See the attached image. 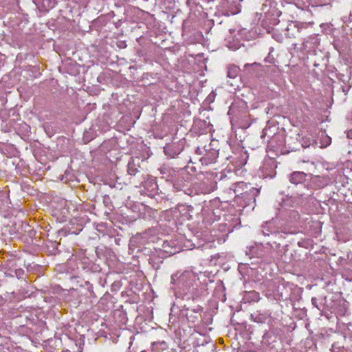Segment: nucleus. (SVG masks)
Returning <instances> with one entry per match:
<instances>
[{
    "mask_svg": "<svg viewBox=\"0 0 352 352\" xmlns=\"http://www.w3.org/2000/svg\"><path fill=\"white\" fill-rule=\"evenodd\" d=\"M101 270L100 266L93 263L88 257L78 256L77 276L85 280V285L87 286V290L90 293V296H94L91 282L94 281L96 274L100 272Z\"/></svg>",
    "mask_w": 352,
    "mask_h": 352,
    "instance_id": "obj_1",
    "label": "nucleus"
},
{
    "mask_svg": "<svg viewBox=\"0 0 352 352\" xmlns=\"http://www.w3.org/2000/svg\"><path fill=\"white\" fill-rule=\"evenodd\" d=\"M197 280V274L192 270H186L179 277L172 276L171 283L177 285L184 292L193 293L197 290L194 287Z\"/></svg>",
    "mask_w": 352,
    "mask_h": 352,
    "instance_id": "obj_2",
    "label": "nucleus"
},
{
    "mask_svg": "<svg viewBox=\"0 0 352 352\" xmlns=\"http://www.w3.org/2000/svg\"><path fill=\"white\" fill-rule=\"evenodd\" d=\"M216 144H217V141L211 140L208 145L205 144L203 146L204 151H201L199 150V155H204V156L199 159L202 165H208L216 162L219 155V150L214 148Z\"/></svg>",
    "mask_w": 352,
    "mask_h": 352,
    "instance_id": "obj_3",
    "label": "nucleus"
},
{
    "mask_svg": "<svg viewBox=\"0 0 352 352\" xmlns=\"http://www.w3.org/2000/svg\"><path fill=\"white\" fill-rule=\"evenodd\" d=\"M214 173L212 172L203 171L199 172V192L203 194L210 193L214 191L217 186V183L214 180Z\"/></svg>",
    "mask_w": 352,
    "mask_h": 352,
    "instance_id": "obj_4",
    "label": "nucleus"
},
{
    "mask_svg": "<svg viewBox=\"0 0 352 352\" xmlns=\"http://www.w3.org/2000/svg\"><path fill=\"white\" fill-rule=\"evenodd\" d=\"M162 248L158 252V256L160 258L174 255L182 250V246L175 239L164 240Z\"/></svg>",
    "mask_w": 352,
    "mask_h": 352,
    "instance_id": "obj_5",
    "label": "nucleus"
},
{
    "mask_svg": "<svg viewBox=\"0 0 352 352\" xmlns=\"http://www.w3.org/2000/svg\"><path fill=\"white\" fill-rule=\"evenodd\" d=\"M307 28V25L305 23L291 21L285 28V36L289 38L298 37Z\"/></svg>",
    "mask_w": 352,
    "mask_h": 352,
    "instance_id": "obj_6",
    "label": "nucleus"
},
{
    "mask_svg": "<svg viewBox=\"0 0 352 352\" xmlns=\"http://www.w3.org/2000/svg\"><path fill=\"white\" fill-rule=\"evenodd\" d=\"M210 204V201H204V206L201 208V216L203 217V223L210 225L214 221V215L213 208Z\"/></svg>",
    "mask_w": 352,
    "mask_h": 352,
    "instance_id": "obj_7",
    "label": "nucleus"
},
{
    "mask_svg": "<svg viewBox=\"0 0 352 352\" xmlns=\"http://www.w3.org/2000/svg\"><path fill=\"white\" fill-rule=\"evenodd\" d=\"M332 307L331 312H336L340 316H344L347 312V305L346 302L342 299L336 300L334 298L331 299Z\"/></svg>",
    "mask_w": 352,
    "mask_h": 352,
    "instance_id": "obj_8",
    "label": "nucleus"
},
{
    "mask_svg": "<svg viewBox=\"0 0 352 352\" xmlns=\"http://www.w3.org/2000/svg\"><path fill=\"white\" fill-rule=\"evenodd\" d=\"M140 157H131L128 162L127 172L131 176H135L141 173L142 169L140 167V162H142Z\"/></svg>",
    "mask_w": 352,
    "mask_h": 352,
    "instance_id": "obj_9",
    "label": "nucleus"
},
{
    "mask_svg": "<svg viewBox=\"0 0 352 352\" xmlns=\"http://www.w3.org/2000/svg\"><path fill=\"white\" fill-rule=\"evenodd\" d=\"M261 232L264 236H272L276 239L277 237H283L281 232L278 230L274 226H273L271 222H265V224L262 225Z\"/></svg>",
    "mask_w": 352,
    "mask_h": 352,
    "instance_id": "obj_10",
    "label": "nucleus"
},
{
    "mask_svg": "<svg viewBox=\"0 0 352 352\" xmlns=\"http://www.w3.org/2000/svg\"><path fill=\"white\" fill-rule=\"evenodd\" d=\"M312 305L320 311L329 310L332 307L331 302H329L327 296L320 298L313 297L311 298Z\"/></svg>",
    "mask_w": 352,
    "mask_h": 352,
    "instance_id": "obj_11",
    "label": "nucleus"
},
{
    "mask_svg": "<svg viewBox=\"0 0 352 352\" xmlns=\"http://www.w3.org/2000/svg\"><path fill=\"white\" fill-rule=\"evenodd\" d=\"M199 335L204 337L203 342L199 344V352H214L215 344L211 341L209 337L205 336V332L201 331L199 329Z\"/></svg>",
    "mask_w": 352,
    "mask_h": 352,
    "instance_id": "obj_12",
    "label": "nucleus"
},
{
    "mask_svg": "<svg viewBox=\"0 0 352 352\" xmlns=\"http://www.w3.org/2000/svg\"><path fill=\"white\" fill-rule=\"evenodd\" d=\"M214 310L212 309H206V311L201 315L202 318V322L206 329V331H201L202 332H206L207 331H211L212 327H208L212 324L213 320Z\"/></svg>",
    "mask_w": 352,
    "mask_h": 352,
    "instance_id": "obj_13",
    "label": "nucleus"
},
{
    "mask_svg": "<svg viewBox=\"0 0 352 352\" xmlns=\"http://www.w3.org/2000/svg\"><path fill=\"white\" fill-rule=\"evenodd\" d=\"M307 175L302 171H294L289 175V182L295 185L303 184L306 181Z\"/></svg>",
    "mask_w": 352,
    "mask_h": 352,
    "instance_id": "obj_14",
    "label": "nucleus"
},
{
    "mask_svg": "<svg viewBox=\"0 0 352 352\" xmlns=\"http://www.w3.org/2000/svg\"><path fill=\"white\" fill-rule=\"evenodd\" d=\"M281 14V11L271 6L270 10L267 12V17L270 20V24L273 25L278 24L280 22L278 17Z\"/></svg>",
    "mask_w": 352,
    "mask_h": 352,
    "instance_id": "obj_15",
    "label": "nucleus"
},
{
    "mask_svg": "<svg viewBox=\"0 0 352 352\" xmlns=\"http://www.w3.org/2000/svg\"><path fill=\"white\" fill-rule=\"evenodd\" d=\"M199 282L201 283V285H199V292L203 291L204 292L208 294L207 292V290L208 289L207 287L208 284V283H213V280H210L209 278H208L206 275V273L202 274L201 272H199Z\"/></svg>",
    "mask_w": 352,
    "mask_h": 352,
    "instance_id": "obj_16",
    "label": "nucleus"
},
{
    "mask_svg": "<svg viewBox=\"0 0 352 352\" xmlns=\"http://www.w3.org/2000/svg\"><path fill=\"white\" fill-rule=\"evenodd\" d=\"M199 135L201 134H207L208 133H210L212 131V125L210 122L206 120H201L199 119Z\"/></svg>",
    "mask_w": 352,
    "mask_h": 352,
    "instance_id": "obj_17",
    "label": "nucleus"
},
{
    "mask_svg": "<svg viewBox=\"0 0 352 352\" xmlns=\"http://www.w3.org/2000/svg\"><path fill=\"white\" fill-rule=\"evenodd\" d=\"M197 312L195 310H191L190 311L187 312L186 318L189 323V326L192 328H195V331H196V328L198 327L197 322Z\"/></svg>",
    "mask_w": 352,
    "mask_h": 352,
    "instance_id": "obj_18",
    "label": "nucleus"
},
{
    "mask_svg": "<svg viewBox=\"0 0 352 352\" xmlns=\"http://www.w3.org/2000/svg\"><path fill=\"white\" fill-rule=\"evenodd\" d=\"M186 172L189 175L188 179H192V178H197V168L195 166V163L190 160L188 164L185 167Z\"/></svg>",
    "mask_w": 352,
    "mask_h": 352,
    "instance_id": "obj_19",
    "label": "nucleus"
},
{
    "mask_svg": "<svg viewBox=\"0 0 352 352\" xmlns=\"http://www.w3.org/2000/svg\"><path fill=\"white\" fill-rule=\"evenodd\" d=\"M239 70V68L236 65H229L227 67V77L232 80L235 79L238 76Z\"/></svg>",
    "mask_w": 352,
    "mask_h": 352,
    "instance_id": "obj_20",
    "label": "nucleus"
},
{
    "mask_svg": "<svg viewBox=\"0 0 352 352\" xmlns=\"http://www.w3.org/2000/svg\"><path fill=\"white\" fill-rule=\"evenodd\" d=\"M284 290L287 292V288L283 285L278 286L277 289H276L277 294H276L277 296V297H276V300H285L288 298V295L283 292Z\"/></svg>",
    "mask_w": 352,
    "mask_h": 352,
    "instance_id": "obj_21",
    "label": "nucleus"
},
{
    "mask_svg": "<svg viewBox=\"0 0 352 352\" xmlns=\"http://www.w3.org/2000/svg\"><path fill=\"white\" fill-rule=\"evenodd\" d=\"M251 318L254 322L257 323H264L267 319V317L265 314L259 312L252 314Z\"/></svg>",
    "mask_w": 352,
    "mask_h": 352,
    "instance_id": "obj_22",
    "label": "nucleus"
},
{
    "mask_svg": "<svg viewBox=\"0 0 352 352\" xmlns=\"http://www.w3.org/2000/svg\"><path fill=\"white\" fill-rule=\"evenodd\" d=\"M175 146H167L164 147V153L166 155L170 156L171 157H175V156L177 155L180 153V150L178 148L177 150H175Z\"/></svg>",
    "mask_w": 352,
    "mask_h": 352,
    "instance_id": "obj_23",
    "label": "nucleus"
},
{
    "mask_svg": "<svg viewBox=\"0 0 352 352\" xmlns=\"http://www.w3.org/2000/svg\"><path fill=\"white\" fill-rule=\"evenodd\" d=\"M16 267V263L14 259H8L3 265V268L7 271H13Z\"/></svg>",
    "mask_w": 352,
    "mask_h": 352,
    "instance_id": "obj_24",
    "label": "nucleus"
},
{
    "mask_svg": "<svg viewBox=\"0 0 352 352\" xmlns=\"http://www.w3.org/2000/svg\"><path fill=\"white\" fill-rule=\"evenodd\" d=\"M312 182L315 184L316 187L318 188H322L327 185L326 182L323 181L322 178L318 175L312 177Z\"/></svg>",
    "mask_w": 352,
    "mask_h": 352,
    "instance_id": "obj_25",
    "label": "nucleus"
},
{
    "mask_svg": "<svg viewBox=\"0 0 352 352\" xmlns=\"http://www.w3.org/2000/svg\"><path fill=\"white\" fill-rule=\"evenodd\" d=\"M107 251V248L105 246H98L96 248V254L98 258L101 259L105 257V252Z\"/></svg>",
    "mask_w": 352,
    "mask_h": 352,
    "instance_id": "obj_26",
    "label": "nucleus"
},
{
    "mask_svg": "<svg viewBox=\"0 0 352 352\" xmlns=\"http://www.w3.org/2000/svg\"><path fill=\"white\" fill-rule=\"evenodd\" d=\"M214 98H215V94L213 91H212L208 96V97L206 98V99L205 100V101L203 103L202 107L204 108V110H206L207 109L208 104H210L211 102H212L214 100Z\"/></svg>",
    "mask_w": 352,
    "mask_h": 352,
    "instance_id": "obj_27",
    "label": "nucleus"
},
{
    "mask_svg": "<svg viewBox=\"0 0 352 352\" xmlns=\"http://www.w3.org/2000/svg\"><path fill=\"white\" fill-rule=\"evenodd\" d=\"M13 272H14V274H11V273L9 274L10 277L16 276L19 279L21 278L25 273L24 270L22 268H16V267L13 270Z\"/></svg>",
    "mask_w": 352,
    "mask_h": 352,
    "instance_id": "obj_28",
    "label": "nucleus"
},
{
    "mask_svg": "<svg viewBox=\"0 0 352 352\" xmlns=\"http://www.w3.org/2000/svg\"><path fill=\"white\" fill-rule=\"evenodd\" d=\"M331 143V138L327 135H322L321 144L322 147H327Z\"/></svg>",
    "mask_w": 352,
    "mask_h": 352,
    "instance_id": "obj_29",
    "label": "nucleus"
},
{
    "mask_svg": "<svg viewBox=\"0 0 352 352\" xmlns=\"http://www.w3.org/2000/svg\"><path fill=\"white\" fill-rule=\"evenodd\" d=\"M297 244L299 247L307 248L309 245V241L308 239H302L298 241Z\"/></svg>",
    "mask_w": 352,
    "mask_h": 352,
    "instance_id": "obj_30",
    "label": "nucleus"
},
{
    "mask_svg": "<svg viewBox=\"0 0 352 352\" xmlns=\"http://www.w3.org/2000/svg\"><path fill=\"white\" fill-rule=\"evenodd\" d=\"M192 208L191 206H189V208L187 210V212L184 214L185 217L187 218L188 220H190L192 219V214L190 213L192 211Z\"/></svg>",
    "mask_w": 352,
    "mask_h": 352,
    "instance_id": "obj_31",
    "label": "nucleus"
},
{
    "mask_svg": "<svg viewBox=\"0 0 352 352\" xmlns=\"http://www.w3.org/2000/svg\"><path fill=\"white\" fill-rule=\"evenodd\" d=\"M157 228H152L148 229L144 232V234L149 236V235H153L156 233Z\"/></svg>",
    "mask_w": 352,
    "mask_h": 352,
    "instance_id": "obj_32",
    "label": "nucleus"
},
{
    "mask_svg": "<svg viewBox=\"0 0 352 352\" xmlns=\"http://www.w3.org/2000/svg\"><path fill=\"white\" fill-rule=\"evenodd\" d=\"M189 230L195 236L198 233L197 229L192 224H188Z\"/></svg>",
    "mask_w": 352,
    "mask_h": 352,
    "instance_id": "obj_33",
    "label": "nucleus"
},
{
    "mask_svg": "<svg viewBox=\"0 0 352 352\" xmlns=\"http://www.w3.org/2000/svg\"><path fill=\"white\" fill-rule=\"evenodd\" d=\"M311 140L310 139H307V140H304L301 144V146L303 148H307L310 146Z\"/></svg>",
    "mask_w": 352,
    "mask_h": 352,
    "instance_id": "obj_34",
    "label": "nucleus"
},
{
    "mask_svg": "<svg viewBox=\"0 0 352 352\" xmlns=\"http://www.w3.org/2000/svg\"><path fill=\"white\" fill-rule=\"evenodd\" d=\"M350 89H351V86L350 85L342 86V90L344 93L345 95H346L348 94V92L349 91Z\"/></svg>",
    "mask_w": 352,
    "mask_h": 352,
    "instance_id": "obj_35",
    "label": "nucleus"
},
{
    "mask_svg": "<svg viewBox=\"0 0 352 352\" xmlns=\"http://www.w3.org/2000/svg\"><path fill=\"white\" fill-rule=\"evenodd\" d=\"M120 287V282L119 281H116L114 282L113 284H112V291L116 289L117 288H118Z\"/></svg>",
    "mask_w": 352,
    "mask_h": 352,
    "instance_id": "obj_36",
    "label": "nucleus"
},
{
    "mask_svg": "<svg viewBox=\"0 0 352 352\" xmlns=\"http://www.w3.org/2000/svg\"><path fill=\"white\" fill-rule=\"evenodd\" d=\"M205 25H206L210 30L212 28V20H207L204 21Z\"/></svg>",
    "mask_w": 352,
    "mask_h": 352,
    "instance_id": "obj_37",
    "label": "nucleus"
},
{
    "mask_svg": "<svg viewBox=\"0 0 352 352\" xmlns=\"http://www.w3.org/2000/svg\"><path fill=\"white\" fill-rule=\"evenodd\" d=\"M6 299L4 298L1 295H0V306H3L6 302Z\"/></svg>",
    "mask_w": 352,
    "mask_h": 352,
    "instance_id": "obj_38",
    "label": "nucleus"
},
{
    "mask_svg": "<svg viewBox=\"0 0 352 352\" xmlns=\"http://www.w3.org/2000/svg\"><path fill=\"white\" fill-rule=\"evenodd\" d=\"M199 71L201 70V69L202 67H204L206 70H207V67L205 64V62H201V60H199Z\"/></svg>",
    "mask_w": 352,
    "mask_h": 352,
    "instance_id": "obj_39",
    "label": "nucleus"
},
{
    "mask_svg": "<svg viewBox=\"0 0 352 352\" xmlns=\"http://www.w3.org/2000/svg\"><path fill=\"white\" fill-rule=\"evenodd\" d=\"M169 223H170V225L169 226V230H173L175 228L176 223L174 221L172 222L170 221Z\"/></svg>",
    "mask_w": 352,
    "mask_h": 352,
    "instance_id": "obj_40",
    "label": "nucleus"
},
{
    "mask_svg": "<svg viewBox=\"0 0 352 352\" xmlns=\"http://www.w3.org/2000/svg\"><path fill=\"white\" fill-rule=\"evenodd\" d=\"M59 234L65 236L67 235V231L65 230H59Z\"/></svg>",
    "mask_w": 352,
    "mask_h": 352,
    "instance_id": "obj_41",
    "label": "nucleus"
},
{
    "mask_svg": "<svg viewBox=\"0 0 352 352\" xmlns=\"http://www.w3.org/2000/svg\"><path fill=\"white\" fill-rule=\"evenodd\" d=\"M36 234V231L32 229L29 231V235L30 237H32Z\"/></svg>",
    "mask_w": 352,
    "mask_h": 352,
    "instance_id": "obj_42",
    "label": "nucleus"
},
{
    "mask_svg": "<svg viewBox=\"0 0 352 352\" xmlns=\"http://www.w3.org/2000/svg\"><path fill=\"white\" fill-rule=\"evenodd\" d=\"M122 23V20H120H120H118V21H116V22L115 23V25H116V28H119V27L121 25Z\"/></svg>",
    "mask_w": 352,
    "mask_h": 352,
    "instance_id": "obj_43",
    "label": "nucleus"
},
{
    "mask_svg": "<svg viewBox=\"0 0 352 352\" xmlns=\"http://www.w3.org/2000/svg\"><path fill=\"white\" fill-rule=\"evenodd\" d=\"M148 212L151 213L149 215L151 217V216H154V214L156 212V211L153 210L151 208H149Z\"/></svg>",
    "mask_w": 352,
    "mask_h": 352,
    "instance_id": "obj_44",
    "label": "nucleus"
},
{
    "mask_svg": "<svg viewBox=\"0 0 352 352\" xmlns=\"http://www.w3.org/2000/svg\"><path fill=\"white\" fill-rule=\"evenodd\" d=\"M109 196H105V197H104V203L105 204H107L108 203V201H109Z\"/></svg>",
    "mask_w": 352,
    "mask_h": 352,
    "instance_id": "obj_45",
    "label": "nucleus"
},
{
    "mask_svg": "<svg viewBox=\"0 0 352 352\" xmlns=\"http://www.w3.org/2000/svg\"><path fill=\"white\" fill-rule=\"evenodd\" d=\"M252 192H253V194H254V193L258 194L259 192V190L256 188H252Z\"/></svg>",
    "mask_w": 352,
    "mask_h": 352,
    "instance_id": "obj_46",
    "label": "nucleus"
},
{
    "mask_svg": "<svg viewBox=\"0 0 352 352\" xmlns=\"http://www.w3.org/2000/svg\"><path fill=\"white\" fill-rule=\"evenodd\" d=\"M302 45V49L306 50L307 48V42L304 41Z\"/></svg>",
    "mask_w": 352,
    "mask_h": 352,
    "instance_id": "obj_47",
    "label": "nucleus"
},
{
    "mask_svg": "<svg viewBox=\"0 0 352 352\" xmlns=\"http://www.w3.org/2000/svg\"><path fill=\"white\" fill-rule=\"evenodd\" d=\"M10 273H11V274H14L13 271H7V270H6V272H5V274H6V275L7 276H9V274H10Z\"/></svg>",
    "mask_w": 352,
    "mask_h": 352,
    "instance_id": "obj_48",
    "label": "nucleus"
},
{
    "mask_svg": "<svg viewBox=\"0 0 352 352\" xmlns=\"http://www.w3.org/2000/svg\"><path fill=\"white\" fill-rule=\"evenodd\" d=\"M201 248L202 250L203 249H206L207 248V245L206 244H203V245H200L199 244V248Z\"/></svg>",
    "mask_w": 352,
    "mask_h": 352,
    "instance_id": "obj_49",
    "label": "nucleus"
},
{
    "mask_svg": "<svg viewBox=\"0 0 352 352\" xmlns=\"http://www.w3.org/2000/svg\"><path fill=\"white\" fill-rule=\"evenodd\" d=\"M252 294L254 296V298L258 296V294L255 292L254 291L252 292Z\"/></svg>",
    "mask_w": 352,
    "mask_h": 352,
    "instance_id": "obj_50",
    "label": "nucleus"
},
{
    "mask_svg": "<svg viewBox=\"0 0 352 352\" xmlns=\"http://www.w3.org/2000/svg\"><path fill=\"white\" fill-rule=\"evenodd\" d=\"M214 237L213 236H211V239H208V242H214Z\"/></svg>",
    "mask_w": 352,
    "mask_h": 352,
    "instance_id": "obj_51",
    "label": "nucleus"
},
{
    "mask_svg": "<svg viewBox=\"0 0 352 352\" xmlns=\"http://www.w3.org/2000/svg\"><path fill=\"white\" fill-rule=\"evenodd\" d=\"M84 139H85V140H86L87 141H89V140H91V139H89V138H87V134H85V135H84Z\"/></svg>",
    "mask_w": 352,
    "mask_h": 352,
    "instance_id": "obj_52",
    "label": "nucleus"
},
{
    "mask_svg": "<svg viewBox=\"0 0 352 352\" xmlns=\"http://www.w3.org/2000/svg\"><path fill=\"white\" fill-rule=\"evenodd\" d=\"M256 65V63H254V64H252V65ZM249 66H252V65L246 64V65H245V66H244V67H245V68H247V67H249Z\"/></svg>",
    "mask_w": 352,
    "mask_h": 352,
    "instance_id": "obj_53",
    "label": "nucleus"
},
{
    "mask_svg": "<svg viewBox=\"0 0 352 352\" xmlns=\"http://www.w3.org/2000/svg\"><path fill=\"white\" fill-rule=\"evenodd\" d=\"M267 334H268L267 333H265L264 334V336H263V338H267Z\"/></svg>",
    "mask_w": 352,
    "mask_h": 352,
    "instance_id": "obj_54",
    "label": "nucleus"
},
{
    "mask_svg": "<svg viewBox=\"0 0 352 352\" xmlns=\"http://www.w3.org/2000/svg\"><path fill=\"white\" fill-rule=\"evenodd\" d=\"M208 14L205 12H204V17H207Z\"/></svg>",
    "mask_w": 352,
    "mask_h": 352,
    "instance_id": "obj_55",
    "label": "nucleus"
},
{
    "mask_svg": "<svg viewBox=\"0 0 352 352\" xmlns=\"http://www.w3.org/2000/svg\"><path fill=\"white\" fill-rule=\"evenodd\" d=\"M119 241H120V239H118V241L117 239H115V241L116 242L117 244H118Z\"/></svg>",
    "mask_w": 352,
    "mask_h": 352,
    "instance_id": "obj_56",
    "label": "nucleus"
},
{
    "mask_svg": "<svg viewBox=\"0 0 352 352\" xmlns=\"http://www.w3.org/2000/svg\"><path fill=\"white\" fill-rule=\"evenodd\" d=\"M119 241H120V239H118V241L117 239H115V241L116 242L117 244H118Z\"/></svg>",
    "mask_w": 352,
    "mask_h": 352,
    "instance_id": "obj_57",
    "label": "nucleus"
},
{
    "mask_svg": "<svg viewBox=\"0 0 352 352\" xmlns=\"http://www.w3.org/2000/svg\"><path fill=\"white\" fill-rule=\"evenodd\" d=\"M119 241H120V239H118V241L117 239H115V241L116 242L117 244H118Z\"/></svg>",
    "mask_w": 352,
    "mask_h": 352,
    "instance_id": "obj_58",
    "label": "nucleus"
},
{
    "mask_svg": "<svg viewBox=\"0 0 352 352\" xmlns=\"http://www.w3.org/2000/svg\"><path fill=\"white\" fill-rule=\"evenodd\" d=\"M292 213L295 215H298V213L296 211H293Z\"/></svg>",
    "mask_w": 352,
    "mask_h": 352,
    "instance_id": "obj_59",
    "label": "nucleus"
},
{
    "mask_svg": "<svg viewBox=\"0 0 352 352\" xmlns=\"http://www.w3.org/2000/svg\"><path fill=\"white\" fill-rule=\"evenodd\" d=\"M203 55H204V54H203V53H201V54H200V53H199V58H200Z\"/></svg>",
    "mask_w": 352,
    "mask_h": 352,
    "instance_id": "obj_60",
    "label": "nucleus"
},
{
    "mask_svg": "<svg viewBox=\"0 0 352 352\" xmlns=\"http://www.w3.org/2000/svg\"><path fill=\"white\" fill-rule=\"evenodd\" d=\"M350 136H351V134H350V133H349V132H348L347 137H348V138H350Z\"/></svg>",
    "mask_w": 352,
    "mask_h": 352,
    "instance_id": "obj_61",
    "label": "nucleus"
},
{
    "mask_svg": "<svg viewBox=\"0 0 352 352\" xmlns=\"http://www.w3.org/2000/svg\"><path fill=\"white\" fill-rule=\"evenodd\" d=\"M350 136H351V134H350V133H349V132H348L347 137H348V138H350Z\"/></svg>",
    "mask_w": 352,
    "mask_h": 352,
    "instance_id": "obj_62",
    "label": "nucleus"
},
{
    "mask_svg": "<svg viewBox=\"0 0 352 352\" xmlns=\"http://www.w3.org/2000/svg\"><path fill=\"white\" fill-rule=\"evenodd\" d=\"M237 12H238V11H236V12H232V14H236Z\"/></svg>",
    "mask_w": 352,
    "mask_h": 352,
    "instance_id": "obj_63",
    "label": "nucleus"
},
{
    "mask_svg": "<svg viewBox=\"0 0 352 352\" xmlns=\"http://www.w3.org/2000/svg\"><path fill=\"white\" fill-rule=\"evenodd\" d=\"M202 309H203V308L199 306V311H202Z\"/></svg>",
    "mask_w": 352,
    "mask_h": 352,
    "instance_id": "obj_64",
    "label": "nucleus"
}]
</instances>
